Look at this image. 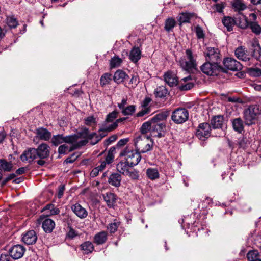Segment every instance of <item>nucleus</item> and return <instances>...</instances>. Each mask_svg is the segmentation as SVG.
<instances>
[{
  "label": "nucleus",
  "mask_w": 261,
  "mask_h": 261,
  "mask_svg": "<svg viewBox=\"0 0 261 261\" xmlns=\"http://www.w3.org/2000/svg\"><path fill=\"white\" fill-rule=\"evenodd\" d=\"M169 115L168 111L163 112L156 114L151 119L152 121H157L159 123H164L163 121L165 120Z\"/></svg>",
  "instance_id": "obj_34"
},
{
  "label": "nucleus",
  "mask_w": 261,
  "mask_h": 261,
  "mask_svg": "<svg viewBox=\"0 0 261 261\" xmlns=\"http://www.w3.org/2000/svg\"><path fill=\"white\" fill-rule=\"evenodd\" d=\"M224 124V117L222 115L214 116L211 120V125L214 129H222Z\"/></svg>",
  "instance_id": "obj_21"
},
{
  "label": "nucleus",
  "mask_w": 261,
  "mask_h": 261,
  "mask_svg": "<svg viewBox=\"0 0 261 261\" xmlns=\"http://www.w3.org/2000/svg\"><path fill=\"white\" fill-rule=\"evenodd\" d=\"M235 56L238 59L244 62L247 66H254L257 64L258 62L253 55L247 54L246 50L242 46L236 49Z\"/></svg>",
  "instance_id": "obj_3"
},
{
  "label": "nucleus",
  "mask_w": 261,
  "mask_h": 261,
  "mask_svg": "<svg viewBox=\"0 0 261 261\" xmlns=\"http://www.w3.org/2000/svg\"><path fill=\"white\" fill-rule=\"evenodd\" d=\"M121 179V176L120 174L114 173L110 175L108 182L113 186L119 187L120 186Z\"/></svg>",
  "instance_id": "obj_27"
},
{
  "label": "nucleus",
  "mask_w": 261,
  "mask_h": 261,
  "mask_svg": "<svg viewBox=\"0 0 261 261\" xmlns=\"http://www.w3.org/2000/svg\"><path fill=\"white\" fill-rule=\"evenodd\" d=\"M249 28L252 32L256 35H259L261 33V27L255 22H251L249 24Z\"/></svg>",
  "instance_id": "obj_50"
},
{
  "label": "nucleus",
  "mask_w": 261,
  "mask_h": 261,
  "mask_svg": "<svg viewBox=\"0 0 261 261\" xmlns=\"http://www.w3.org/2000/svg\"><path fill=\"white\" fill-rule=\"evenodd\" d=\"M120 224L119 221L117 219H114L113 222L109 224L107 226V229L111 233H114L117 231Z\"/></svg>",
  "instance_id": "obj_42"
},
{
  "label": "nucleus",
  "mask_w": 261,
  "mask_h": 261,
  "mask_svg": "<svg viewBox=\"0 0 261 261\" xmlns=\"http://www.w3.org/2000/svg\"><path fill=\"white\" fill-rule=\"evenodd\" d=\"M146 141H147V139L144 138V140H143L139 137L136 138L134 142L136 149H140L141 148V153H146L151 150L152 148L153 143H146Z\"/></svg>",
  "instance_id": "obj_12"
},
{
  "label": "nucleus",
  "mask_w": 261,
  "mask_h": 261,
  "mask_svg": "<svg viewBox=\"0 0 261 261\" xmlns=\"http://www.w3.org/2000/svg\"><path fill=\"white\" fill-rule=\"evenodd\" d=\"M231 121L233 129L238 133H242L244 131V122L240 118H234Z\"/></svg>",
  "instance_id": "obj_26"
},
{
  "label": "nucleus",
  "mask_w": 261,
  "mask_h": 261,
  "mask_svg": "<svg viewBox=\"0 0 261 261\" xmlns=\"http://www.w3.org/2000/svg\"><path fill=\"white\" fill-rule=\"evenodd\" d=\"M247 257L249 261H259V253L257 250L249 251L247 254Z\"/></svg>",
  "instance_id": "obj_44"
},
{
  "label": "nucleus",
  "mask_w": 261,
  "mask_h": 261,
  "mask_svg": "<svg viewBox=\"0 0 261 261\" xmlns=\"http://www.w3.org/2000/svg\"><path fill=\"white\" fill-rule=\"evenodd\" d=\"M195 33L197 38L203 39L205 36L202 28L199 25H197L195 27Z\"/></svg>",
  "instance_id": "obj_57"
},
{
  "label": "nucleus",
  "mask_w": 261,
  "mask_h": 261,
  "mask_svg": "<svg viewBox=\"0 0 261 261\" xmlns=\"http://www.w3.org/2000/svg\"><path fill=\"white\" fill-rule=\"evenodd\" d=\"M129 167H130L129 164L127 163L126 161L125 162L121 161L117 165V171L120 173L123 174L124 175H126L128 173Z\"/></svg>",
  "instance_id": "obj_32"
},
{
  "label": "nucleus",
  "mask_w": 261,
  "mask_h": 261,
  "mask_svg": "<svg viewBox=\"0 0 261 261\" xmlns=\"http://www.w3.org/2000/svg\"><path fill=\"white\" fill-rule=\"evenodd\" d=\"M165 81L170 87H174L178 84V77L172 71H168L164 74Z\"/></svg>",
  "instance_id": "obj_16"
},
{
  "label": "nucleus",
  "mask_w": 261,
  "mask_h": 261,
  "mask_svg": "<svg viewBox=\"0 0 261 261\" xmlns=\"http://www.w3.org/2000/svg\"><path fill=\"white\" fill-rule=\"evenodd\" d=\"M7 23L11 28H15L18 24L17 20L13 16L7 17Z\"/></svg>",
  "instance_id": "obj_49"
},
{
  "label": "nucleus",
  "mask_w": 261,
  "mask_h": 261,
  "mask_svg": "<svg viewBox=\"0 0 261 261\" xmlns=\"http://www.w3.org/2000/svg\"><path fill=\"white\" fill-rule=\"evenodd\" d=\"M68 147L65 144L60 146L58 148V153L60 154H66L69 151Z\"/></svg>",
  "instance_id": "obj_59"
},
{
  "label": "nucleus",
  "mask_w": 261,
  "mask_h": 261,
  "mask_svg": "<svg viewBox=\"0 0 261 261\" xmlns=\"http://www.w3.org/2000/svg\"><path fill=\"white\" fill-rule=\"evenodd\" d=\"M120 156H124L127 163L129 164L130 167L138 165L141 159L140 153L136 150H134L133 147L129 146H126L121 151Z\"/></svg>",
  "instance_id": "obj_2"
},
{
  "label": "nucleus",
  "mask_w": 261,
  "mask_h": 261,
  "mask_svg": "<svg viewBox=\"0 0 261 261\" xmlns=\"http://www.w3.org/2000/svg\"><path fill=\"white\" fill-rule=\"evenodd\" d=\"M117 114L118 113L116 111H114L107 115L105 120L108 122H110L111 123H114L115 122V119L117 117Z\"/></svg>",
  "instance_id": "obj_55"
},
{
  "label": "nucleus",
  "mask_w": 261,
  "mask_h": 261,
  "mask_svg": "<svg viewBox=\"0 0 261 261\" xmlns=\"http://www.w3.org/2000/svg\"><path fill=\"white\" fill-rule=\"evenodd\" d=\"M211 127L208 123L199 124L196 130V135L200 140H204L211 135Z\"/></svg>",
  "instance_id": "obj_8"
},
{
  "label": "nucleus",
  "mask_w": 261,
  "mask_h": 261,
  "mask_svg": "<svg viewBox=\"0 0 261 261\" xmlns=\"http://www.w3.org/2000/svg\"><path fill=\"white\" fill-rule=\"evenodd\" d=\"M87 143V141L86 140H81L77 141L75 144H73L72 146L69 149V151H72L73 150L76 149L80 147L85 145Z\"/></svg>",
  "instance_id": "obj_56"
},
{
  "label": "nucleus",
  "mask_w": 261,
  "mask_h": 261,
  "mask_svg": "<svg viewBox=\"0 0 261 261\" xmlns=\"http://www.w3.org/2000/svg\"><path fill=\"white\" fill-rule=\"evenodd\" d=\"M141 51L138 47H134L130 51L129 58L130 60L136 63L141 58Z\"/></svg>",
  "instance_id": "obj_28"
},
{
  "label": "nucleus",
  "mask_w": 261,
  "mask_h": 261,
  "mask_svg": "<svg viewBox=\"0 0 261 261\" xmlns=\"http://www.w3.org/2000/svg\"><path fill=\"white\" fill-rule=\"evenodd\" d=\"M55 227V223L54 220L49 218L45 219L42 223V227L46 233H50Z\"/></svg>",
  "instance_id": "obj_23"
},
{
  "label": "nucleus",
  "mask_w": 261,
  "mask_h": 261,
  "mask_svg": "<svg viewBox=\"0 0 261 261\" xmlns=\"http://www.w3.org/2000/svg\"><path fill=\"white\" fill-rule=\"evenodd\" d=\"M139 83V78L137 75L133 74L129 81V84L132 85V87H136Z\"/></svg>",
  "instance_id": "obj_58"
},
{
  "label": "nucleus",
  "mask_w": 261,
  "mask_h": 261,
  "mask_svg": "<svg viewBox=\"0 0 261 261\" xmlns=\"http://www.w3.org/2000/svg\"><path fill=\"white\" fill-rule=\"evenodd\" d=\"M135 110L136 106L135 105H129L122 110V113L124 115H132Z\"/></svg>",
  "instance_id": "obj_51"
},
{
  "label": "nucleus",
  "mask_w": 261,
  "mask_h": 261,
  "mask_svg": "<svg viewBox=\"0 0 261 261\" xmlns=\"http://www.w3.org/2000/svg\"><path fill=\"white\" fill-rule=\"evenodd\" d=\"M204 56L206 61L220 64L222 60L220 51L218 48L207 47Z\"/></svg>",
  "instance_id": "obj_6"
},
{
  "label": "nucleus",
  "mask_w": 261,
  "mask_h": 261,
  "mask_svg": "<svg viewBox=\"0 0 261 261\" xmlns=\"http://www.w3.org/2000/svg\"><path fill=\"white\" fill-rule=\"evenodd\" d=\"M36 137L41 140L48 141L51 136V133L46 128L40 127L36 129Z\"/></svg>",
  "instance_id": "obj_17"
},
{
  "label": "nucleus",
  "mask_w": 261,
  "mask_h": 261,
  "mask_svg": "<svg viewBox=\"0 0 261 261\" xmlns=\"http://www.w3.org/2000/svg\"><path fill=\"white\" fill-rule=\"evenodd\" d=\"M65 190V186L64 184L60 185L58 187V198H61L64 194Z\"/></svg>",
  "instance_id": "obj_62"
},
{
  "label": "nucleus",
  "mask_w": 261,
  "mask_h": 261,
  "mask_svg": "<svg viewBox=\"0 0 261 261\" xmlns=\"http://www.w3.org/2000/svg\"><path fill=\"white\" fill-rule=\"evenodd\" d=\"M71 210L81 219L85 218L88 215V212L79 203L73 205L71 206Z\"/></svg>",
  "instance_id": "obj_19"
},
{
  "label": "nucleus",
  "mask_w": 261,
  "mask_h": 261,
  "mask_svg": "<svg viewBox=\"0 0 261 261\" xmlns=\"http://www.w3.org/2000/svg\"><path fill=\"white\" fill-rule=\"evenodd\" d=\"M118 139V136L117 135H113L106 139L103 142V146L107 147L109 145L114 142Z\"/></svg>",
  "instance_id": "obj_53"
},
{
  "label": "nucleus",
  "mask_w": 261,
  "mask_h": 261,
  "mask_svg": "<svg viewBox=\"0 0 261 261\" xmlns=\"http://www.w3.org/2000/svg\"><path fill=\"white\" fill-rule=\"evenodd\" d=\"M154 94L156 98H164L169 94V92L165 86H160L155 89Z\"/></svg>",
  "instance_id": "obj_29"
},
{
  "label": "nucleus",
  "mask_w": 261,
  "mask_h": 261,
  "mask_svg": "<svg viewBox=\"0 0 261 261\" xmlns=\"http://www.w3.org/2000/svg\"><path fill=\"white\" fill-rule=\"evenodd\" d=\"M25 250V248L23 245L17 244L10 248L8 252L11 257L16 260L21 258L23 256Z\"/></svg>",
  "instance_id": "obj_9"
},
{
  "label": "nucleus",
  "mask_w": 261,
  "mask_h": 261,
  "mask_svg": "<svg viewBox=\"0 0 261 261\" xmlns=\"http://www.w3.org/2000/svg\"><path fill=\"white\" fill-rule=\"evenodd\" d=\"M80 138V136L77 134H73L71 135H68L64 136L65 142L67 143L72 144V145L77 142L79 139Z\"/></svg>",
  "instance_id": "obj_40"
},
{
  "label": "nucleus",
  "mask_w": 261,
  "mask_h": 261,
  "mask_svg": "<svg viewBox=\"0 0 261 261\" xmlns=\"http://www.w3.org/2000/svg\"><path fill=\"white\" fill-rule=\"evenodd\" d=\"M223 63L225 68L229 70L239 71L242 69L241 64L232 58H225Z\"/></svg>",
  "instance_id": "obj_11"
},
{
  "label": "nucleus",
  "mask_w": 261,
  "mask_h": 261,
  "mask_svg": "<svg viewBox=\"0 0 261 261\" xmlns=\"http://www.w3.org/2000/svg\"><path fill=\"white\" fill-rule=\"evenodd\" d=\"M77 236V233L76 232V231L75 230H74L72 227H70L69 230L66 234V238H69L70 239H73Z\"/></svg>",
  "instance_id": "obj_60"
},
{
  "label": "nucleus",
  "mask_w": 261,
  "mask_h": 261,
  "mask_svg": "<svg viewBox=\"0 0 261 261\" xmlns=\"http://www.w3.org/2000/svg\"><path fill=\"white\" fill-rule=\"evenodd\" d=\"M108 233L105 231L96 233L94 237V242L97 245L104 244L107 240Z\"/></svg>",
  "instance_id": "obj_25"
},
{
  "label": "nucleus",
  "mask_w": 261,
  "mask_h": 261,
  "mask_svg": "<svg viewBox=\"0 0 261 261\" xmlns=\"http://www.w3.org/2000/svg\"><path fill=\"white\" fill-rule=\"evenodd\" d=\"M103 199L109 208H113L116 202V195L113 193H107L103 195Z\"/></svg>",
  "instance_id": "obj_24"
},
{
  "label": "nucleus",
  "mask_w": 261,
  "mask_h": 261,
  "mask_svg": "<svg viewBox=\"0 0 261 261\" xmlns=\"http://www.w3.org/2000/svg\"><path fill=\"white\" fill-rule=\"evenodd\" d=\"M232 7L236 11H243L246 9V5L241 0H234Z\"/></svg>",
  "instance_id": "obj_37"
},
{
  "label": "nucleus",
  "mask_w": 261,
  "mask_h": 261,
  "mask_svg": "<svg viewBox=\"0 0 261 261\" xmlns=\"http://www.w3.org/2000/svg\"><path fill=\"white\" fill-rule=\"evenodd\" d=\"M150 111V108H143L139 112H138L136 116L137 117H141L144 116L146 114H148Z\"/></svg>",
  "instance_id": "obj_61"
},
{
  "label": "nucleus",
  "mask_w": 261,
  "mask_h": 261,
  "mask_svg": "<svg viewBox=\"0 0 261 261\" xmlns=\"http://www.w3.org/2000/svg\"><path fill=\"white\" fill-rule=\"evenodd\" d=\"M129 141V138H124L120 139L117 143L116 146L117 148H119L124 146Z\"/></svg>",
  "instance_id": "obj_63"
},
{
  "label": "nucleus",
  "mask_w": 261,
  "mask_h": 261,
  "mask_svg": "<svg viewBox=\"0 0 261 261\" xmlns=\"http://www.w3.org/2000/svg\"><path fill=\"white\" fill-rule=\"evenodd\" d=\"M12 167V164L11 162H8L5 159H0V170L5 171H10Z\"/></svg>",
  "instance_id": "obj_38"
},
{
  "label": "nucleus",
  "mask_w": 261,
  "mask_h": 261,
  "mask_svg": "<svg viewBox=\"0 0 261 261\" xmlns=\"http://www.w3.org/2000/svg\"><path fill=\"white\" fill-rule=\"evenodd\" d=\"M152 123V119H151L150 120L148 121L143 123L140 128L141 133L142 134H145L148 132H150L151 133Z\"/></svg>",
  "instance_id": "obj_45"
},
{
  "label": "nucleus",
  "mask_w": 261,
  "mask_h": 261,
  "mask_svg": "<svg viewBox=\"0 0 261 261\" xmlns=\"http://www.w3.org/2000/svg\"><path fill=\"white\" fill-rule=\"evenodd\" d=\"M220 66L219 64L206 61L200 67L201 70L205 74L209 76L217 75Z\"/></svg>",
  "instance_id": "obj_7"
},
{
  "label": "nucleus",
  "mask_w": 261,
  "mask_h": 261,
  "mask_svg": "<svg viewBox=\"0 0 261 261\" xmlns=\"http://www.w3.org/2000/svg\"><path fill=\"white\" fill-rule=\"evenodd\" d=\"M178 63L180 67L188 72L196 69V60L190 49H186L185 55L180 58Z\"/></svg>",
  "instance_id": "obj_1"
},
{
  "label": "nucleus",
  "mask_w": 261,
  "mask_h": 261,
  "mask_svg": "<svg viewBox=\"0 0 261 261\" xmlns=\"http://www.w3.org/2000/svg\"><path fill=\"white\" fill-rule=\"evenodd\" d=\"M37 151L35 148H29L25 150L20 158L21 161L25 163H31L37 158Z\"/></svg>",
  "instance_id": "obj_10"
},
{
  "label": "nucleus",
  "mask_w": 261,
  "mask_h": 261,
  "mask_svg": "<svg viewBox=\"0 0 261 261\" xmlns=\"http://www.w3.org/2000/svg\"><path fill=\"white\" fill-rule=\"evenodd\" d=\"M165 128L166 124L165 123L152 121L151 133L155 137L161 138L164 136L163 132Z\"/></svg>",
  "instance_id": "obj_13"
},
{
  "label": "nucleus",
  "mask_w": 261,
  "mask_h": 261,
  "mask_svg": "<svg viewBox=\"0 0 261 261\" xmlns=\"http://www.w3.org/2000/svg\"><path fill=\"white\" fill-rule=\"evenodd\" d=\"M122 62V59L118 56H114L110 61L111 68H115L120 66Z\"/></svg>",
  "instance_id": "obj_41"
},
{
  "label": "nucleus",
  "mask_w": 261,
  "mask_h": 261,
  "mask_svg": "<svg viewBox=\"0 0 261 261\" xmlns=\"http://www.w3.org/2000/svg\"><path fill=\"white\" fill-rule=\"evenodd\" d=\"M146 173L148 178L152 180L158 179L160 177L159 171L156 168H148Z\"/></svg>",
  "instance_id": "obj_33"
},
{
  "label": "nucleus",
  "mask_w": 261,
  "mask_h": 261,
  "mask_svg": "<svg viewBox=\"0 0 261 261\" xmlns=\"http://www.w3.org/2000/svg\"><path fill=\"white\" fill-rule=\"evenodd\" d=\"M97 123L96 118L93 116H90L85 119V124L86 125H95Z\"/></svg>",
  "instance_id": "obj_54"
},
{
  "label": "nucleus",
  "mask_w": 261,
  "mask_h": 261,
  "mask_svg": "<svg viewBox=\"0 0 261 261\" xmlns=\"http://www.w3.org/2000/svg\"><path fill=\"white\" fill-rule=\"evenodd\" d=\"M191 18V15L188 13H182L178 17V21L179 22V25H181L182 23L189 22Z\"/></svg>",
  "instance_id": "obj_39"
},
{
  "label": "nucleus",
  "mask_w": 261,
  "mask_h": 261,
  "mask_svg": "<svg viewBox=\"0 0 261 261\" xmlns=\"http://www.w3.org/2000/svg\"><path fill=\"white\" fill-rule=\"evenodd\" d=\"M189 116V112L187 109L179 108L172 112L171 119L175 124H181L188 120Z\"/></svg>",
  "instance_id": "obj_5"
},
{
  "label": "nucleus",
  "mask_w": 261,
  "mask_h": 261,
  "mask_svg": "<svg viewBox=\"0 0 261 261\" xmlns=\"http://www.w3.org/2000/svg\"><path fill=\"white\" fill-rule=\"evenodd\" d=\"M64 142H65V140L64 136L63 135H54L51 138V143L55 146H58Z\"/></svg>",
  "instance_id": "obj_43"
},
{
  "label": "nucleus",
  "mask_w": 261,
  "mask_h": 261,
  "mask_svg": "<svg viewBox=\"0 0 261 261\" xmlns=\"http://www.w3.org/2000/svg\"><path fill=\"white\" fill-rule=\"evenodd\" d=\"M222 21L224 26L229 32L233 30V27L236 23H237V21H236L233 18L229 16H225Z\"/></svg>",
  "instance_id": "obj_30"
},
{
  "label": "nucleus",
  "mask_w": 261,
  "mask_h": 261,
  "mask_svg": "<svg viewBox=\"0 0 261 261\" xmlns=\"http://www.w3.org/2000/svg\"><path fill=\"white\" fill-rule=\"evenodd\" d=\"M81 248L84 251V253L88 254L93 250L94 246L90 241H86L81 245Z\"/></svg>",
  "instance_id": "obj_36"
},
{
  "label": "nucleus",
  "mask_w": 261,
  "mask_h": 261,
  "mask_svg": "<svg viewBox=\"0 0 261 261\" xmlns=\"http://www.w3.org/2000/svg\"><path fill=\"white\" fill-rule=\"evenodd\" d=\"M260 114V110L257 105H252L249 106L244 111V118L245 123L247 125H250L253 123L255 120Z\"/></svg>",
  "instance_id": "obj_4"
},
{
  "label": "nucleus",
  "mask_w": 261,
  "mask_h": 261,
  "mask_svg": "<svg viewBox=\"0 0 261 261\" xmlns=\"http://www.w3.org/2000/svg\"><path fill=\"white\" fill-rule=\"evenodd\" d=\"M117 127V122L111 123L105 120L102 124L100 125V130H107L110 132Z\"/></svg>",
  "instance_id": "obj_31"
},
{
  "label": "nucleus",
  "mask_w": 261,
  "mask_h": 261,
  "mask_svg": "<svg viewBox=\"0 0 261 261\" xmlns=\"http://www.w3.org/2000/svg\"><path fill=\"white\" fill-rule=\"evenodd\" d=\"M112 75L109 73H105L103 75L101 76L100 78V84L101 85L105 86L107 84H108L110 81L111 80Z\"/></svg>",
  "instance_id": "obj_52"
},
{
  "label": "nucleus",
  "mask_w": 261,
  "mask_h": 261,
  "mask_svg": "<svg viewBox=\"0 0 261 261\" xmlns=\"http://www.w3.org/2000/svg\"><path fill=\"white\" fill-rule=\"evenodd\" d=\"M176 21L175 19L170 17L167 18L165 22V30L168 32H170L172 31L173 29L176 25Z\"/></svg>",
  "instance_id": "obj_35"
},
{
  "label": "nucleus",
  "mask_w": 261,
  "mask_h": 261,
  "mask_svg": "<svg viewBox=\"0 0 261 261\" xmlns=\"http://www.w3.org/2000/svg\"><path fill=\"white\" fill-rule=\"evenodd\" d=\"M50 147L46 143H42L38 146L36 150L37 151V158L44 159L48 158L49 155Z\"/></svg>",
  "instance_id": "obj_15"
},
{
  "label": "nucleus",
  "mask_w": 261,
  "mask_h": 261,
  "mask_svg": "<svg viewBox=\"0 0 261 261\" xmlns=\"http://www.w3.org/2000/svg\"><path fill=\"white\" fill-rule=\"evenodd\" d=\"M247 72L252 77H257L261 76V69L258 68H248Z\"/></svg>",
  "instance_id": "obj_48"
},
{
  "label": "nucleus",
  "mask_w": 261,
  "mask_h": 261,
  "mask_svg": "<svg viewBox=\"0 0 261 261\" xmlns=\"http://www.w3.org/2000/svg\"><path fill=\"white\" fill-rule=\"evenodd\" d=\"M126 175H128L130 178L133 179H137L139 178V175L138 172L134 170L132 171H128V173L126 174Z\"/></svg>",
  "instance_id": "obj_64"
},
{
  "label": "nucleus",
  "mask_w": 261,
  "mask_h": 261,
  "mask_svg": "<svg viewBox=\"0 0 261 261\" xmlns=\"http://www.w3.org/2000/svg\"><path fill=\"white\" fill-rule=\"evenodd\" d=\"M37 240V236L36 232L33 230H29L23 234L22 241L27 245L35 244Z\"/></svg>",
  "instance_id": "obj_14"
},
{
  "label": "nucleus",
  "mask_w": 261,
  "mask_h": 261,
  "mask_svg": "<svg viewBox=\"0 0 261 261\" xmlns=\"http://www.w3.org/2000/svg\"><path fill=\"white\" fill-rule=\"evenodd\" d=\"M88 139L91 140L90 144L94 145L97 143L101 139L99 138V135L96 133H92L88 135Z\"/></svg>",
  "instance_id": "obj_46"
},
{
  "label": "nucleus",
  "mask_w": 261,
  "mask_h": 261,
  "mask_svg": "<svg viewBox=\"0 0 261 261\" xmlns=\"http://www.w3.org/2000/svg\"><path fill=\"white\" fill-rule=\"evenodd\" d=\"M113 79L115 82L119 84L124 83L125 80H128L129 76L125 71L119 69L115 72Z\"/></svg>",
  "instance_id": "obj_20"
},
{
  "label": "nucleus",
  "mask_w": 261,
  "mask_h": 261,
  "mask_svg": "<svg viewBox=\"0 0 261 261\" xmlns=\"http://www.w3.org/2000/svg\"><path fill=\"white\" fill-rule=\"evenodd\" d=\"M251 43L253 49L251 54L258 62L261 57V47L256 40L252 41Z\"/></svg>",
  "instance_id": "obj_22"
},
{
  "label": "nucleus",
  "mask_w": 261,
  "mask_h": 261,
  "mask_svg": "<svg viewBox=\"0 0 261 261\" xmlns=\"http://www.w3.org/2000/svg\"><path fill=\"white\" fill-rule=\"evenodd\" d=\"M238 145L240 148H246L250 144L249 140L246 137H240L238 140Z\"/></svg>",
  "instance_id": "obj_47"
},
{
  "label": "nucleus",
  "mask_w": 261,
  "mask_h": 261,
  "mask_svg": "<svg viewBox=\"0 0 261 261\" xmlns=\"http://www.w3.org/2000/svg\"><path fill=\"white\" fill-rule=\"evenodd\" d=\"M195 215L191 214L190 216L185 217L182 219V222L184 226L186 225L188 229H191L192 231H195L196 230V227L197 226V222L194 221Z\"/></svg>",
  "instance_id": "obj_18"
}]
</instances>
